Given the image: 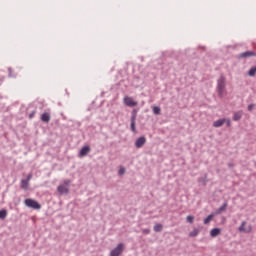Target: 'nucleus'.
<instances>
[{"instance_id":"nucleus-1","label":"nucleus","mask_w":256,"mask_h":256,"mask_svg":"<svg viewBox=\"0 0 256 256\" xmlns=\"http://www.w3.org/2000/svg\"><path fill=\"white\" fill-rule=\"evenodd\" d=\"M225 85H226V79L224 76H221L218 79V84H217V91L219 97H225Z\"/></svg>"},{"instance_id":"nucleus-2","label":"nucleus","mask_w":256,"mask_h":256,"mask_svg":"<svg viewBox=\"0 0 256 256\" xmlns=\"http://www.w3.org/2000/svg\"><path fill=\"white\" fill-rule=\"evenodd\" d=\"M26 207H29L30 209H41V204H39V202L31 199V198H27L24 201Z\"/></svg>"},{"instance_id":"nucleus-3","label":"nucleus","mask_w":256,"mask_h":256,"mask_svg":"<svg viewBox=\"0 0 256 256\" xmlns=\"http://www.w3.org/2000/svg\"><path fill=\"white\" fill-rule=\"evenodd\" d=\"M240 233H251L253 231V227L251 225L247 226V222L243 221L238 228Z\"/></svg>"},{"instance_id":"nucleus-4","label":"nucleus","mask_w":256,"mask_h":256,"mask_svg":"<svg viewBox=\"0 0 256 256\" xmlns=\"http://www.w3.org/2000/svg\"><path fill=\"white\" fill-rule=\"evenodd\" d=\"M123 249H125V245H123V243L118 244L117 247L110 252V256H120L121 253H123Z\"/></svg>"},{"instance_id":"nucleus-5","label":"nucleus","mask_w":256,"mask_h":256,"mask_svg":"<svg viewBox=\"0 0 256 256\" xmlns=\"http://www.w3.org/2000/svg\"><path fill=\"white\" fill-rule=\"evenodd\" d=\"M124 104L127 105V107H137L138 103L135 101L132 97L126 96L123 99Z\"/></svg>"},{"instance_id":"nucleus-6","label":"nucleus","mask_w":256,"mask_h":256,"mask_svg":"<svg viewBox=\"0 0 256 256\" xmlns=\"http://www.w3.org/2000/svg\"><path fill=\"white\" fill-rule=\"evenodd\" d=\"M145 143H147V138L144 136L139 137L135 142V147H137V149H141Z\"/></svg>"},{"instance_id":"nucleus-7","label":"nucleus","mask_w":256,"mask_h":256,"mask_svg":"<svg viewBox=\"0 0 256 256\" xmlns=\"http://www.w3.org/2000/svg\"><path fill=\"white\" fill-rule=\"evenodd\" d=\"M90 152H91V147L84 146L79 152V157H86V155H89Z\"/></svg>"},{"instance_id":"nucleus-8","label":"nucleus","mask_w":256,"mask_h":256,"mask_svg":"<svg viewBox=\"0 0 256 256\" xmlns=\"http://www.w3.org/2000/svg\"><path fill=\"white\" fill-rule=\"evenodd\" d=\"M58 193H60V195H67V193H69V188L66 185H59L58 188Z\"/></svg>"},{"instance_id":"nucleus-9","label":"nucleus","mask_w":256,"mask_h":256,"mask_svg":"<svg viewBox=\"0 0 256 256\" xmlns=\"http://www.w3.org/2000/svg\"><path fill=\"white\" fill-rule=\"evenodd\" d=\"M242 59H247V57H256V53L254 51H246L240 54Z\"/></svg>"},{"instance_id":"nucleus-10","label":"nucleus","mask_w":256,"mask_h":256,"mask_svg":"<svg viewBox=\"0 0 256 256\" xmlns=\"http://www.w3.org/2000/svg\"><path fill=\"white\" fill-rule=\"evenodd\" d=\"M41 120H42L44 123H49V121H51V114H49V113H43L42 116H41Z\"/></svg>"},{"instance_id":"nucleus-11","label":"nucleus","mask_w":256,"mask_h":256,"mask_svg":"<svg viewBox=\"0 0 256 256\" xmlns=\"http://www.w3.org/2000/svg\"><path fill=\"white\" fill-rule=\"evenodd\" d=\"M228 207L227 202H225L218 210H216L215 215H221L223 211H226Z\"/></svg>"},{"instance_id":"nucleus-12","label":"nucleus","mask_w":256,"mask_h":256,"mask_svg":"<svg viewBox=\"0 0 256 256\" xmlns=\"http://www.w3.org/2000/svg\"><path fill=\"white\" fill-rule=\"evenodd\" d=\"M218 235H221V229L220 228H213L210 231V236L211 237H217Z\"/></svg>"},{"instance_id":"nucleus-13","label":"nucleus","mask_w":256,"mask_h":256,"mask_svg":"<svg viewBox=\"0 0 256 256\" xmlns=\"http://www.w3.org/2000/svg\"><path fill=\"white\" fill-rule=\"evenodd\" d=\"M226 122V119H219L213 123V127H222Z\"/></svg>"},{"instance_id":"nucleus-14","label":"nucleus","mask_w":256,"mask_h":256,"mask_svg":"<svg viewBox=\"0 0 256 256\" xmlns=\"http://www.w3.org/2000/svg\"><path fill=\"white\" fill-rule=\"evenodd\" d=\"M243 117V111H238L234 113L233 120L234 121H239Z\"/></svg>"},{"instance_id":"nucleus-15","label":"nucleus","mask_w":256,"mask_h":256,"mask_svg":"<svg viewBox=\"0 0 256 256\" xmlns=\"http://www.w3.org/2000/svg\"><path fill=\"white\" fill-rule=\"evenodd\" d=\"M213 217H215V214H210L207 216V218L204 219V225H209V223H211V221H213Z\"/></svg>"},{"instance_id":"nucleus-16","label":"nucleus","mask_w":256,"mask_h":256,"mask_svg":"<svg viewBox=\"0 0 256 256\" xmlns=\"http://www.w3.org/2000/svg\"><path fill=\"white\" fill-rule=\"evenodd\" d=\"M21 188L25 190L29 189V180H21Z\"/></svg>"},{"instance_id":"nucleus-17","label":"nucleus","mask_w":256,"mask_h":256,"mask_svg":"<svg viewBox=\"0 0 256 256\" xmlns=\"http://www.w3.org/2000/svg\"><path fill=\"white\" fill-rule=\"evenodd\" d=\"M248 75L249 77H255L256 75V66L252 67L249 71H248Z\"/></svg>"},{"instance_id":"nucleus-18","label":"nucleus","mask_w":256,"mask_h":256,"mask_svg":"<svg viewBox=\"0 0 256 256\" xmlns=\"http://www.w3.org/2000/svg\"><path fill=\"white\" fill-rule=\"evenodd\" d=\"M199 235V229L195 228L190 232L189 237H197Z\"/></svg>"},{"instance_id":"nucleus-19","label":"nucleus","mask_w":256,"mask_h":256,"mask_svg":"<svg viewBox=\"0 0 256 256\" xmlns=\"http://www.w3.org/2000/svg\"><path fill=\"white\" fill-rule=\"evenodd\" d=\"M137 121V110H133L132 111V116H131V122H134Z\"/></svg>"},{"instance_id":"nucleus-20","label":"nucleus","mask_w":256,"mask_h":256,"mask_svg":"<svg viewBox=\"0 0 256 256\" xmlns=\"http://www.w3.org/2000/svg\"><path fill=\"white\" fill-rule=\"evenodd\" d=\"M153 113L154 115H160L161 114V108L158 106L153 107Z\"/></svg>"},{"instance_id":"nucleus-21","label":"nucleus","mask_w":256,"mask_h":256,"mask_svg":"<svg viewBox=\"0 0 256 256\" xmlns=\"http://www.w3.org/2000/svg\"><path fill=\"white\" fill-rule=\"evenodd\" d=\"M163 230V225H161V224H156L155 226H154V231L156 232V233H159V231H162Z\"/></svg>"},{"instance_id":"nucleus-22","label":"nucleus","mask_w":256,"mask_h":256,"mask_svg":"<svg viewBox=\"0 0 256 256\" xmlns=\"http://www.w3.org/2000/svg\"><path fill=\"white\" fill-rule=\"evenodd\" d=\"M7 217V210H0V219H5Z\"/></svg>"},{"instance_id":"nucleus-23","label":"nucleus","mask_w":256,"mask_h":256,"mask_svg":"<svg viewBox=\"0 0 256 256\" xmlns=\"http://www.w3.org/2000/svg\"><path fill=\"white\" fill-rule=\"evenodd\" d=\"M186 221L188 222V223H193V221H195V216H187L186 217Z\"/></svg>"},{"instance_id":"nucleus-24","label":"nucleus","mask_w":256,"mask_h":256,"mask_svg":"<svg viewBox=\"0 0 256 256\" xmlns=\"http://www.w3.org/2000/svg\"><path fill=\"white\" fill-rule=\"evenodd\" d=\"M131 131H133V133H137V128H135V122H131Z\"/></svg>"},{"instance_id":"nucleus-25","label":"nucleus","mask_w":256,"mask_h":256,"mask_svg":"<svg viewBox=\"0 0 256 256\" xmlns=\"http://www.w3.org/2000/svg\"><path fill=\"white\" fill-rule=\"evenodd\" d=\"M31 179H33V174H28L27 175V179H24L25 181H28V183H29V181H31Z\"/></svg>"},{"instance_id":"nucleus-26","label":"nucleus","mask_w":256,"mask_h":256,"mask_svg":"<svg viewBox=\"0 0 256 256\" xmlns=\"http://www.w3.org/2000/svg\"><path fill=\"white\" fill-rule=\"evenodd\" d=\"M119 175H124V173H125V168H123V167H121L120 169H119Z\"/></svg>"},{"instance_id":"nucleus-27","label":"nucleus","mask_w":256,"mask_h":256,"mask_svg":"<svg viewBox=\"0 0 256 256\" xmlns=\"http://www.w3.org/2000/svg\"><path fill=\"white\" fill-rule=\"evenodd\" d=\"M255 107L254 104H250L248 105V111H253V108Z\"/></svg>"},{"instance_id":"nucleus-28","label":"nucleus","mask_w":256,"mask_h":256,"mask_svg":"<svg viewBox=\"0 0 256 256\" xmlns=\"http://www.w3.org/2000/svg\"><path fill=\"white\" fill-rule=\"evenodd\" d=\"M70 184H71V180H65L63 185L67 187V185H70Z\"/></svg>"},{"instance_id":"nucleus-29","label":"nucleus","mask_w":256,"mask_h":256,"mask_svg":"<svg viewBox=\"0 0 256 256\" xmlns=\"http://www.w3.org/2000/svg\"><path fill=\"white\" fill-rule=\"evenodd\" d=\"M226 123H227V126H228V127H231V120L227 119V120H226Z\"/></svg>"},{"instance_id":"nucleus-30","label":"nucleus","mask_w":256,"mask_h":256,"mask_svg":"<svg viewBox=\"0 0 256 256\" xmlns=\"http://www.w3.org/2000/svg\"><path fill=\"white\" fill-rule=\"evenodd\" d=\"M143 233H150V230L149 229H146V230H143Z\"/></svg>"},{"instance_id":"nucleus-31","label":"nucleus","mask_w":256,"mask_h":256,"mask_svg":"<svg viewBox=\"0 0 256 256\" xmlns=\"http://www.w3.org/2000/svg\"><path fill=\"white\" fill-rule=\"evenodd\" d=\"M30 119H33V114H30Z\"/></svg>"}]
</instances>
